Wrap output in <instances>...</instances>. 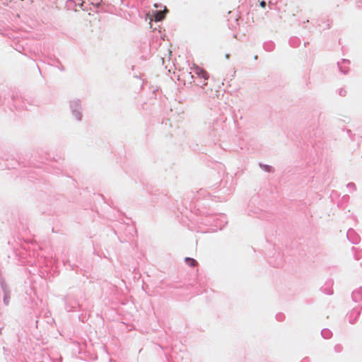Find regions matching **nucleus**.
<instances>
[{"mask_svg":"<svg viewBox=\"0 0 362 362\" xmlns=\"http://www.w3.org/2000/svg\"><path fill=\"white\" fill-rule=\"evenodd\" d=\"M192 72L194 75L197 76V78L203 80V85L206 86L207 85V80L209 79V74L206 70H204L203 68L194 64L191 68Z\"/></svg>","mask_w":362,"mask_h":362,"instance_id":"f257e3e1","label":"nucleus"},{"mask_svg":"<svg viewBox=\"0 0 362 362\" xmlns=\"http://www.w3.org/2000/svg\"><path fill=\"white\" fill-rule=\"evenodd\" d=\"M168 10L165 8L164 11H156L154 15V18L156 21H160L165 18V12Z\"/></svg>","mask_w":362,"mask_h":362,"instance_id":"f03ea898","label":"nucleus"},{"mask_svg":"<svg viewBox=\"0 0 362 362\" xmlns=\"http://www.w3.org/2000/svg\"><path fill=\"white\" fill-rule=\"evenodd\" d=\"M185 262L190 267H196L197 265V262L192 258L190 257H186L185 258Z\"/></svg>","mask_w":362,"mask_h":362,"instance_id":"7ed1b4c3","label":"nucleus"},{"mask_svg":"<svg viewBox=\"0 0 362 362\" xmlns=\"http://www.w3.org/2000/svg\"><path fill=\"white\" fill-rule=\"evenodd\" d=\"M260 6L262 7V8H264L265 6H266V3L265 1H262L260 2Z\"/></svg>","mask_w":362,"mask_h":362,"instance_id":"20e7f679","label":"nucleus"},{"mask_svg":"<svg viewBox=\"0 0 362 362\" xmlns=\"http://www.w3.org/2000/svg\"><path fill=\"white\" fill-rule=\"evenodd\" d=\"M88 16L90 18H93L94 20H97V18L95 17H94L93 16H91L90 13H88Z\"/></svg>","mask_w":362,"mask_h":362,"instance_id":"39448f33","label":"nucleus"}]
</instances>
